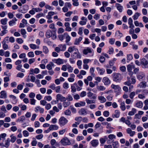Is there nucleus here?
I'll return each instance as SVG.
<instances>
[{
    "label": "nucleus",
    "instance_id": "obj_1",
    "mask_svg": "<svg viewBox=\"0 0 148 148\" xmlns=\"http://www.w3.org/2000/svg\"><path fill=\"white\" fill-rule=\"evenodd\" d=\"M113 80L116 82H119L122 79V75L119 73H114L113 74Z\"/></svg>",
    "mask_w": 148,
    "mask_h": 148
},
{
    "label": "nucleus",
    "instance_id": "obj_2",
    "mask_svg": "<svg viewBox=\"0 0 148 148\" xmlns=\"http://www.w3.org/2000/svg\"><path fill=\"white\" fill-rule=\"evenodd\" d=\"M68 120L64 117H61L59 120V123L60 126H63L67 123Z\"/></svg>",
    "mask_w": 148,
    "mask_h": 148
},
{
    "label": "nucleus",
    "instance_id": "obj_3",
    "mask_svg": "<svg viewBox=\"0 0 148 148\" xmlns=\"http://www.w3.org/2000/svg\"><path fill=\"white\" fill-rule=\"evenodd\" d=\"M140 63L143 68H148V61L144 58L140 60Z\"/></svg>",
    "mask_w": 148,
    "mask_h": 148
},
{
    "label": "nucleus",
    "instance_id": "obj_4",
    "mask_svg": "<svg viewBox=\"0 0 148 148\" xmlns=\"http://www.w3.org/2000/svg\"><path fill=\"white\" fill-rule=\"evenodd\" d=\"M77 51H76L73 53L71 54V56L72 58L74 59H80L81 58V55L79 53L78 49H77Z\"/></svg>",
    "mask_w": 148,
    "mask_h": 148
},
{
    "label": "nucleus",
    "instance_id": "obj_5",
    "mask_svg": "<svg viewBox=\"0 0 148 148\" xmlns=\"http://www.w3.org/2000/svg\"><path fill=\"white\" fill-rule=\"evenodd\" d=\"M137 78L139 81H142L145 78V74L143 72H140L137 75Z\"/></svg>",
    "mask_w": 148,
    "mask_h": 148
},
{
    "label": "nucleus",
    "instance_id": "obj_6",
    "mask_svg": "<svg viewBox=\"0 0 148 148\" xmlns=\"http://www.w3.org/2000/svg\"><path fill=\"white\" fill-rule=\"evenodd\" d=\"M56 99L58 101H59L61 102L66 101V98L60 94H58L56 95Z\"/></svg>",
    "mask_w": 148,
    "mask_h": 148
},
{
    "label": "nucleus",
    "instance_id": "obj_7",
    "mask_svg": "<svg viewBox=\"0 0 148 148\" xmlns=\"http://www.w3.org/2000/svg\"><path fill=\"white\" fill-rule=\"evenodd\" d=\"M112 88L114 89L115 92L118 93L120 90L121 88L118 85H115L114 84H112L111 86Z\"/></svg>",
    "mask_w": 148,
    "mask_h": 148
},
{
    "label": "nucleus",
    "instance_id": "obj_8",
    "mask_svg": "<svg viewBox=\"0 0 148 148\" xmlns=\"http://www.w3.org/2000/svg\"><path fill=\"white\" fill-rule=\"evenodd\" d=\"M61 142L62 145H69L70 144V142L69 140L66 138H64L61 140Z\"/></svg>",
    "mask_w": 148,
    "mask_h": 148
},
{
    "label": "nucleus",
    "instance_id": "obj_9",
    "mask_svg": "<svg viewBox=\"0 0 148 148\" xmlns=\"http://www.w3.org/2000/svg\"><path fill=\"white\" fill-rule=\"evenodd\" d=\"M90 143L92 147H96L98 145V140L97 139L93 140L91 141Z\"/></svg>",
    "mask_w": 148,
    "mask_h": 148
},
{
    "label": "nucleus",
    "instance_id": "obj_10",
    "mask_svg": "<svg viewBox=\"0 0 148 148\" xmlns=\"http://www.w3.org/2000/svg\"><path fill=\"white\" fill-rule=\"evenodd\" d=\"M64 26L66 27L65 30L68 32H70L71 30V28L70 27V24L69 22H65L64 23Z\"/></svg>",
    "mask_w": 148,
    "mask_h": 148
},
{
    "label": "nucleus",
    "instance_id": "obj_11",
    "mask_svg": "<svg viewBox=\"0 0 148 148\" xmlns=\"http://www.w3.org/2000/svg\"><path fill=\"white\" fill-rule=\"evenodd\" d=\"M103 82L106 85H108L110 84V81L109 79L106 77L103 78Z\"/></svg>",
    "mask_w": 148,
    "mask_h": 148
},
{
    "label": "nucleus",
    "instance_id": "obj_12",
    "mask_svg": "<svg viewBox=\"0 0 148 148\" xmlns=\"http://www.w3.org/2000/svg\"><path fill=\"white\" fill-rule=\"evenodd\" d=\"M120 112L118 110H116L115 111L114 114L112 115V117L113 118H118L120 116Z\"/></svg>",
    "mask_w": 148,
    "mask_h": 148
},
{
    "label": "nucleus",
    "instance_id": "obj_13",
    "mask_svg": "<svg viewBox=\"0 0 148 148\" xmlns=\"http://www.w3.org/2000/svg\"><path fill=\"white\" fill-rule=\"evenodd\" d=\"M53 61L54 62L59 65L62 64L63 63V60L60 58H58L57 59H55L53 60Z\"/></svg>",
    "mask_w": 148,
    "mask_h": 148
},
{
    "label": "nucleus",
    "instance_id": "obj_14",
    "mask_svg": "<svg viewBox=\"0 0 148 148\" xmlns=\"http://www.w3.org/2000/svg\"><path fill=\"white\" fill-rule=\"evenodd\" d=\"M126 131L127 134H130V136H133L135 134L134 131H132L131 129L130 128H128L126 130Z\"/></svg>",
    "mask_w": 148,
    "mask_h": 148
},
{
    "label": "nucleus",
    "instance_id": "obj_15",
    "mask_svg": "<svg viewBox=\"0 0 148 148\" xmlns=\"http://www.w3.org/2000/svg\"><path fill=\"white\" fill-rule=\"evenodd\" d=\"M0 98L2 99H5L7 98V94L6 92L5 91H2L0 92Z\"/></svg>",
    "mask_w": 148,
    "mask_h": 148
},
{
    "label": "nucleus",
    "instance_id": "obj_16",
    "mask_svg": "<svg viewBox=\"0 0 148 148\" xmlns=\"http://www.w3.org/2000/svg\"><path fill=\"white\" fill-rule=\"evenodd\" d=\"M35 111L36 112L39 111L40 113H42L44 112V109L43 108H41L39 106H38L35 108Z\"/></svg>",
    "mask_w": 148,
    "mask_h": 148
},
{
    "label": "nucleus",
    "instance_id": "obj_17",
    "mask_svg": "<svg viewBox=\"0 0 148 148\" xmlns=\"http://www.w3.org/2000/svg\"><path fill=\"white\" fill-rule=\"evenodd\" d=\"M86 104V103L84 101H80L79 102L77 103H75V107H78L81 106H84Z\"/></svg>",
    "mask_w": 148,
    "mask_h": 148
},
{
    "label": "nucleus",
    "instance_id": "obj_18",
    "mask_svg": "<svg viewBox=\"0 0 148 148\" xmlns=\"http://www.w3.org/2000/svg\"><path fill=\"white\" fill-rule=\"evenodd\" d=\"M115 6L117 8V10L120 12L122 11L123 7L121 6L120 4L118 3H116L115 5Z\"/></svg>",
    "mask_w": 148,
    "mask_h": 148
},
{
    "label": "nucleus",
    "instance_id": "obj_19",
    "mask_svg": "<svg viewBox=\"0 0 148 148\" xmlns=\"http://www.w3.org/2000/svg\"><path fill=\"white\" fill-rule=\"evenodd\" d=\"M77 49L76 48L75 46H72L69 47L68 49V51L70 53H71L73 51H77Z\"/></svg>",
    "mask_w": 148,
    "mask_h": 148
},
{
    "label": "nucleus",
    "instance_id": "obj_20",
    "mask_svg": "<svg viewBox=\"0 0 148 148\" xmlns=\"http://www.w3.org/2000/svg\"><path fill=\"white\" fill-rule=\"evenodd\" d=\"M17 21V19L14 18L13 19L10 21L9 22V24L10 26H12L16 24V22Z\"/></svg>",
    "mask_w": 148,
    "mask_h": 148
},
{
    "label": "nucleus",
    "instance_id": "obj_21",
    "mask_svg": "<svg viewBox=\"0 0 148 148\" xmlns=\"http://www.w3.org/2000/svg\"><path fill=\"white\" fill-rule=\"evenodd\" d=\"M64 35L65 36V38L66 39L65 42L67 43L70 40L71 38V37L67 33H64Z\"/></svg>",
    "mask_w": 148,
    "mask_h": 148
},
{
    "label": "nucleus",
    "instance_id": "obj_22",
    "mask_svg": "<svg viewBox=\"0 0 148 148\" xmlns=\"http://www.w3.org/2000/svg\"><path fill=\"white\" fill-rule=\"evenodd\" d=\"M147 83L145 81L141 82L138 85V87L140 88H145L146 86Z\"/></svg>",
    "mask_w": 148,
    "mask_h": 148
},
{
    "label": "nucleus",
    "instance_id": "obj_23",
    "mask_svg": "<svg viewBox=\"0 0 148 148\" xmlns=\"http://www.w3.org/2000/svg\"><path fill=\"white\" fill-rule=\"evenodd\" d=\"M58 128V126L56 125H51L49 127V129L51 130H57Z\"/></svg>",
    "mask_w": 148,
    "mask_h": 148
},
{
    "label": "nucleus",
    "instance_id": "obj_24",
    "mask_svg": "<svg viewBox=\"0 0 148 148\" xmlns=\"http://www.w3.org/2000/svg\"><path fill=\"white\" fill-rule=\"evenodd\" d=\"M52 34V32L51 30H49L46 32L45 35L47 38H49L51 37Z\"/></svg>",
    "mask_w": 148,
    "mask_h": 148
},
{
    "label": "nucleus",
    "instance_id": "obj_25",
    "mask_svg": "<svg viewBox=\"0 0 148 148\" xmlns=\"http://www.w3.org/2000/svg\"><path fill=\"white\" fill-rule=\"evenodd\" d=\"M87 96L88 97H92V99H95L96 98V96L95 95H94L93 94L90 92H89L87 93Z\"/></svg>",
    "mask_w": 148,
    "mask_h": 148
},
{
    "label": "nucleus",
    "instance_id": "obj_26",
    "mask_svg": "<svg viewBox=\"0 0 148 148\" xmlns=\"http://www.w3.org/2000/svg\"><path fill=\"white\" fill-rule=\"evenodd\" d=\"M79 113L80 114L83 115H85L87 114L86 109L84 108L81 109L79 111Z\"/></svg>",
    "mask_w": 148,
    "mask_h": 148
},
{
    "label": "nucleus",
    "instance_id": "obj_27",
    "mask_svg": "<svg viewBox=\"0 0 148 148\" xmlns=\"http://www.w3.org/2000/svg\"><path fill=\"white\" fill-rule=\"evenodd\" d=\"M98 99L102 103H104L106 101V99L102 96H99Z\"/></svg>",
    "mask_w": 148,
    "mask_h": 148
},
{
    "label": "nucleus",
    "instance_id": "obj_28",
    "mask_svg": "<svg viewBox=\"0 0 148 148\" xmlns=\"http://www.w3.org/2000/svg\"><path fill=\"white\" fill-rule=\"evenodd\" d=\"M92 51L90 48L88 47L86 49H84L83 51V53L85 55L87 54L88 53H91Z\"/></svg>",
    "mask_w": 148,
    "mask_h": 148
},
{
    "label": "nucleus",
    "instance_id": "obj_29",
    "mask_svg": "<svg viewBox=\"0 0 148 148\" xmlns=\"http://www.w3.org/2000/svg\"><path fill=\"white\" fill-rule=\"evenodd\" d=\"M82 39V37H80L78 38H76L75 39L74 44L75 45H78L79 44V43L81 41Z\"/></svg>",
    "mask_w": 148,
    "mask_h": 148
},
{
    "label": "nucleus",
    "instance_id": "obj_30",
    "mask_svg": "<svg viewBox=\"0 0 148 148\" xmlns=\"http://www.w3.org/2000/svg\"><path fill=\"white\" fill-rule=\"evenodd\" d=\"M134 68V66L129 64L127 66V69L128 71H132L133 69Z\"/></svg>",
    "mask_w": 148,
    "mask_h": 148
},
{
    "label": "nucleus",
    "instance_id": "obj_31",
    "mask_svg": "<svg viewBox=\"0 0 148 148\" xmlns=\"http://www.w3.org/2000/svg\"><path fill=\"white\" fill-rule=\"evenodd\" d=\"M10 138H8L7 140L5 141V144L4 145V146L6 148H8L10 145Z\"/></svg>",
    "mask_w": 148,
    "mask_h": 148
},
{
    "label": "nucleus",
    "instance_id": "obj_32",
    "mask_svg": "<svg viewBox=\"0 0 148 148\" xmlns=\"http://www.w3.org/2000/svg\"><path fill=\"white\" fill-rule=\"evenodd\" d=\"M9 97L12 99L13 100L14 102L13 103L14 104H15L17 102V100L16 99V97L13 95H9Z\"/></svg>",
    "mask_w": 148,
    "mask_h": 148
},
{
    "label": "nucleus",
    "instance_id": "obj_33",
    "mask_svg": "<svg viewBox=\"0 0 148 148\" xmlns=\"http://www.w3.org/2000/svg\"><path fill=\"white\" fill-rule=\"evenodd\" d=\"M8 19L6 18L1 19L0 21L1 24L5 25L7 24Z\"/></svg>",
    "mask_w": 148,
    "mask_h": 148
},
{
    "label": "nucleus",
    "instance_id": "obj_34",
    "mask_svg": "<svg viewBox=\"0 0 148 148\" xmlns=\"http://www.w3.org/2000/svg\"><path fill=\"white\" fill-rule=\"evenodd\" d=\"M86 101L88 104H90L92 103H94L95 102V101L94 100H90L88 99H86Z\"/></svg>",
    "mask_w": 148,
    "mask_h": 148
},
{
    "label": "nucleus",
    "instance_id": "obj_35",
    "mask_svg": "<svg viewBox=\"0 0 148 148\" xmlns=\"http://www.w3.org/2000/svg\"><path fill=\"white\" fill-rule=\"evenodd\" d=\"M136 106L138 108H141L143 106V103L141 101H138L136 103Z\"/></svg>",
    "mask_w": 148,
    "mask_h": 148
},
{
    "label": "nucleus",
    "instance_id": "obj_36",
    "mask_svg": "<svg viewBox=\"0 0 148 148\" xmlns=\"http://www.w3.org/2000/svg\"><path fill=\"white\" fill-rule=\"evenodd\" d=\"M136 109L132 108V111L128 113V115L130 116L134 115L136 112Z\"/></svg>",
    "mask_w": 148,
    "mask_h": 148
},
{
    "label": "nucleus",
    "instance_id": "obj_37",
    "mask_svg": "<svg viewBox=\"0 0 148 148\" xmlns=\"http://www.w3.org/2000/svg\"><path fill=\"white\" fill-rule=\"evenodd\" d=\"M120 108L121 110L123 111H124L126 109L124 102L123 101L121 103H120Z\"/></svg>",
    "mask_w": 148,
    "mask_h": 148
},
{
    "label": "nucleus",
    "instance_id": "obj_38",
    "mask_svg": "<svg viewBox=\"0 0 148 148\" xmlns=\"http://www.w3.org/2000/svg\"><path fill=\"white\" fill-rule=\"evenodd\" d=\"M61 49V51H64L65 50L66 48V45L65 44L64 45H58Z\"/></svg>",
    "mask_w": 148,
    "mask_h": 148
},
{
    "label": "nucleus",
    "instance_id": "obj_39",
    "mask_svg": "<svg viewBox=\"0 0 148 148\" xmlns=\"http://www.w3.org/2000/svg\"><path fill=\"white\" fill-rule=\"evenodd\" d=\"M82 62L81 60H78L77 62V64L78 66V68L80 69H82Z\"/></svg>",
    "mask_w": 148,
    "mask_h": 148
},
{
    "label": "nucleus",
    "instance_id": "obj_40",
    "mask_svg": "<svg viewBox=\"0 0 148 148\" xmlns=\"http://www.w3.org/2000/svg\"><path fill=\"white\" fill-rule=\"evenodd\" d=\"M25 119V117L24 116H22L17 119V122H23Z\"/></svg>",
    "mask_w": 148,
    "mask_h": 148
},
{
    "label": "nucleus",
    "instance_id": "obj_41",
    "mask_svg": "<svg viewBox=\"0 0 148 148\" xmlns=\"http://www.w3.org/2000/svg\"><path fill=\"white\" fill-rule=\"evenodd\" d=\"M127 62H128L129 61L131 60L133 58V56L132 54H130L127 55Z\"/></svg>",
    "mask_w": 148,
    "mask_h": 148
},
{
    "label": "nucleus",
    "instance_id": "obj_42",
    "mask_svg": "<svg viewBox=\"0 0 148 148\" xmlns=\"http://www.w3.org/2000/svg\"><path fill=\"white\" fill-rule=\"evenodd\" d=\"M140 13H139L138 12L136 13H135V14L133 16V19L134 20H135L137 19L138 18V17L140 16Z\"/></svg>",
    "mask_w": 148,
    "mask_h": 148
},
{
    "label": "nucleus",
    "instance_id": "obj_43",
    "mask_svg": "<svg viewBox=\"0 0 148 148\" xmlns=\"http://www.w3.org/2000/svg\"><path fill=\"white\" fill-rule=\"evenodd\" d=\"M43 52L46 54L47 53L49 52V49L48 48L45 46L43 47Z\"/></svg>",
    "mask_w": 148,
    "mask_h": 148
},
{
    "label": "nucleus",
    "instance_id": "obj_44",
    "mask_svg": "<svg viewBox=\"0 0 148 148\" xmlns=\"http://www.w3.org/2000/svg\"><path fill=\"white\" fill-rule=\"evenodd\" d=\"M64 102L63 103V105L64 107L66 108L67 107L69 106L70 104V103L69 101L65 102V101H64Z\"/></svg>",
    "mask_w": 148,
    "mask_h": 148
},
{
    "label": "nucleus",
    "instance_id": "obj_45",
    "mask_svg": "<svg viewBox=\"0 0 148 148\" xmlns=\"http://www.w3.org/2000/svg\"><path fill=\"white\" fill-rule=\"evenodd\" d=\"M115 35L120 38L123 36V34L121 33L119 31H116L115 33Z\"/></svg>",
    "mask_w": 148,
    "mask_h": 148
},
{
    "label": "nucleus",
    "instance_id": "obj_46",
    "mask_svg": "<svg viewBox=\"0 0 148 148\" xmlns=\"http://www.w3.org/2000/svg\"><path fill=\"white\" fill-rule=\"evenodd\" d=\"M10 137L11 138V139L10 141H11V142L12 143L14 142L16 139V136H14L13 135H11Z\"/></svg>",
    "mask_w": 148,
    "mask_h": 148
},
{
    "label": "nucleus",
    "instance_id": "obj_47",
    "mask_svg": "<svg viewBox=\"0 0 148 148\" xmlns=\"http://www.w3.org/2000/svg\"><path fill=\"white\" fill-rule=\"evenodd\" d=\"M50 143L52 146L54 145L55 144H56V145H57L58 146L59 145V144H57V143H56V140L54 139H52L51 140Z\"/></svg>",
    "mask_w": 148,
    "mask_h": 148
},
{
    "label": "nucleus",
    "instance_id": "obj_48",
    "mask_svg": "<svg viewBox=\"0 0 148 148\" xmlns=\"http://www.w3.org/2000/svg\"><path fill=\"white\" fill-rule=\"evenodd\" d=\"M118 142L117 141H116L113 143L112 145L113 147V148H118Z\"/></svg>",
    "mask_w": 148,
    "mask_h": 148
},
{
    "label": "nucleus",
    "instance_id": "obj_49",
    "mask_svg": "<svg viewBox=\"0 0 148 148\" xmlns=\"http://www.w3.org/2000/svg\"><path fill=\"white\" fill-rule=\"evenodd\" d=\"M6 43L2 42V43L3 44V48L5 50L8 49V45Z\"/></svg>",
    "mask_w": 148,
    "mask_h": 148
},
{
    "label": "nucleus",
    "instance_id": "obj_50",
    "mask_svg": "<svg viewBox=\"0 0 148 148\" xmlns=\"http://www.w3.org/2000/svg\"><path fill=\"white\" fill-rule=\"evenodd\" d=\"M18 106L21 108V110H25L27 109V106L25 105H19Z\"/></svg>",
    "mask_w": 148,
    "mask_h": 148
},
{
    "label": "nucleus",
    "instance_id": "obj_51",
    "mask_svg": "<svg viewBox=\"0 0 148 148\" xmlns=\"http://www.w3.org/2000/svg\"><path fill=\"white\" fill-rule=\"evenodd\" d=\"M78 1V0H72L73 2V4L74 6H77L79 5V4Z\"/></svg>",
    "mask_w": 148,
    "mask_h": 148
},
{
    "label": "nucleus",
    "instance_id": "obj_52",
    "mask_svg": "<svg viewBox=\"0 0 148 148\" xmlns=\"http://www.w3.org/2000/svg\"><path fill=\"white\" fill-rule=\"evenodd\" d=\"M23 136L25 137H27L29 135V133L27 130L23 131Z\"/></svg>",
    "mask_w": 148,
    "mask_h": 148
},
{
    "label": "nucleus",
    "instance_id": "obj_53",
    "mask_svg": "<svg viewBox=\"0 0 148 148\" xmlns=\"http://www.w3.org/2000/svg\"><path fill=\"white\" fill-rule=\"evenodd\" d=\"M44 99L45 100L50 101L52 100V98L51 96L49 95L45 96L44 97Z\"/></svg>",
    "mask_w": 148,
    "mask_h": 148
},
{
    "label": "nucleus",
    "instance_id": "obj_54",
    "mask_svg": "<svg viewBox=\"0 0 148 148\" xmlns=\"http://www.w3.org/2000/svg\"><path fill=\"white\" fill-rule=\"evenodd\" d=\"M135 92H132L130 93L129 95V97L130 99H133L134 96L135 95Z\"/></svg>",
    "mask_w": 148,
    "mask_h": 148
},
{
    "label": "nucleus",
    "instance_id": "obj_55",
    "mask_svg": "<svg viewBox=\"0 0 148 148\" xmlns=\"http://www.w3.org/2000/svg\"><path fill=\"white\" fill-rule=\"evenodd\" d=\"M60 86H58L56 87L55 88L54 90L57 93H59L60 91Z\"/></svg>",
    "mask_w": 148,
    "mask_h": 148
},
{
    "label": "nucleus",
    "instance_id": "obj_56",
    "mask_svg": "<svg viewBox=\"0 0 148 148\" xmlns=\"http://www.w3.org/2000/svg\"><path fill=\"white\" fill-rule=\"evenodd\" d=\"M82 117L81 116L77 117H76L75 119V121L79 122V123L81 122L82 121Z\"/></svg>",
    "mask_w": 148,
    "mask_h": 148
},
{
    "label": "nucleus",
    "instance_id": "obj_57",
    "mask_svg": "<svg viewBox=\"0 0 148 148\" xmlns=\"http://www.w3.org/2000/svg\"><path fill=\"white\" fill-rule=\"evenodd\" d=\"M90 72L92 75L94 76L95 75V74L94 73V68L92 67L90 68Z\"/></svg>",
    "mask_w": 148,
    "mask_h": 148
},
{
    "label": "nucleus",
    "instance_id": "obj_58",
    "mask_svg": "<svg viewBox=\"0 0 148 148\" xmlns=\"http://www.w3.org/2000/svg\"><path fill=\"white\" fill-rule=\"evenodd\" d=\"M33 139H34V140H33L31 143V144L32 146H36L37 144V142L35 140V139L34 138H33Z\"/></svg>",
    "mask_w": 148,
    "mask_h": 148
},
{
    "label": "nucleus",
    "instance_id": "obj_59",
    "mask_svg": "<svg viewBox=\"0 0 148 148\" xmlns=\"http://www.w3.org/2000/svg\"><path fill=\"white\" fill-rule=\"evenodd\" d=\"M27 55L29 57H33L34 56V53L32 51L29 52L28 53Z\"/></svg>",
    "mask_w": 148,
    "mask_h": 148
},
{
    "label": "nucleus",
    "instance_id": "obj_60",
    "mask_svg": "<svg viewBox=\"0 0 148 148\" xmlns=\"http://www.w3.org/2000/svg\"><path fill=\"white\" fill-rule=\"evenodd\" d=\"M29 46L30 48L34 49H36L37 47L36 45L31 44L29 45Z\"/></svg>",
    "mask_w": 148,
    "mask_h": 148
},
{
    "label": "nucleus",
    "instance_id": "obj_61",
    "mask_svg": "<svg viewBox=\"0 0 148 148\" xmlns=\"http://www.w3.org/2000/svg\"><path fill=\"white\" fill-rule=\"evenodd\" d=\"M105 60V58L104 57L101 56L100 57L99 61L101 63H103L104 62Z\"/></svg>",
    "mask_w": 148,
    "mask_h": 148
},
{
    "label": "nucleus",
    "instance_id": "obj_62",
    "mask_svg": "<svg viewBox=\"0 0 148 148\" xmlns=\"http://www.w3.org/2000/svg\"><path fill=\"white\" fill-rule=\"evenodd\" d=\"M21 61L20 60H18L15 62V64L17 66L22 65L21 64Z\"/></svg>",
    "mask_w": 148,
    "mask_h": 148
},
{
    "label": "nucleus",
    "instance_id": "obj_63",
    "mask_svg": "<svg viewBox=\"0 0 148 148\" xmlns=\"http://www.w3.org/2000/svg\"><path fill=\"white\" fill-rule=\"evenodd\" d=\"M64 114L66 115H70L71 114V112L69 110H67L65 111Z\"/></svg>",
    "mask_w": 148,
    "mask_h": 148
},
{
    "label": "nucleus",
    "instance_id": "obj_64",
    "mask_svg": "<svg viewBox=\"0 0 148 148\" xmlns=\"http://www.w3.org/2000/svg\"><path fill=\"white\" fill-rule=\"evenodd\" d=\"M143 22L145 23L148 22V18L146 16H143Z\"/></svg>",
    "mask_w": 148,
    "mask_h": 148
}]
</instances>
